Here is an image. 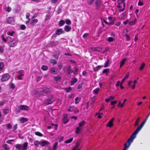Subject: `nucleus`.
<instances>
[{"label":"nucleus","mask_w":150,"mask_h":150,"mask_svg":"<svg viewBox=\"0 0 150 150\" xmlns=\"http://www.w3.org/2000/svg\"><path fill=\"white\" fill-rule=\"evenodd\" d=\"M147 120V118L146 119L142 122L140 126L137 127L136 130L130 136L131 137H132L134 139L136 137L137 134L143 127L145 123L146 122Z\"/></svg>","instance_id":"f257e3e1"},{"label":"nucleus","mask_w":150,"mask_h":150,"mask_svg":"<svg viewBox=\"0 0 150 150\" xmlns=\"http://www.w3.org/2000/svg\"><path fill=\"white\" fill-rule=\"evenodd\" d=\"M147 120V118L146 119L142 122L140 126L137 127L136 130L130 136L131 137H132L134 139L136 137L137 134L143 127L145 123L146 122Z\"/></svg>","instance_id":"f03ea898"},{"label":"nucleus","mask_w":150,"mask_h":150,"mask_svg":"<svg viewBox=\"0 0 150 150\" xmlns=\"http://www.w3.org/2000/svg\"><path fill=\"white\" fill-rule=\"evenodd\" d=\"M28 144V143L26 142H24L22 144H17L15 145V147L17 150H27Z\"/></svg>","instance_id":"7ed1b4c3"},{"label":"nucleus","mask_w":150,"mask_h":150,"mask_svg":"<svg viewBox=\"0 0 150 150\" xmlns=\"http://www.w3.org/2000/svg\"><path fill=\"white\" fill-rule=\"evenodd\" d=\"M41 91V95L43 96H45L46 95L50 94L52 91L51 88L47 87L42 88Z\"/></svg>","instance_id":"20e7f679"},{"label":"nucleus","mask_w":150,"mask_h":150,"mask_svg":"<svg viewBox=\"0 0 150 150\" xmlns=\"http://www.w3.org/2000/svg\"><path fill=\"white\" fill-rule=\"evenodd\" d=\"M134 139L130 136V138L128 139L127 142L124 144V148L122 150H126L130 146Z\"/></svg>","instance_id":"39448f33"},{"label":"nucleus","mask_w":150,"mask_h":150,"mask_svg":"<svg viewBox=\"0 0 150 150\" xmlns=\"http://www.w3.org/2000/svg\"><path fill=\"white\" fill-rule=\"evenodd\" d=\"M121 1L120 2L118 3L117 7L118 8H122V5H123V8L122 9H120V12L123 11L125 9V3L123 1Z\"/></svg>","instance_id":"423d86ee"},{"label":"nucleus","mask_w":150,"mask_h":150,"mask_svg":"<svg viewBox=\"0 0 150 150\" xmlns=\"http://www.w3.org/2000/svg\"><path fill=\"white\" fill-rule=\"evenodd\" d=\"M10 78V75L7 74H4L1 77V80L2 81H6Z\"/></svg>","instance_id":"0eeeda50"},{"label":"nucleus","mask_w":150,"mask_h":150,"mask_svg":"<svg viewBox=\"0 0 150 150\" xmlns=\"http://www.w3.org/2000/svg\"><path fill=\"white\" fill-rule=\"evenodd\" d=\"M64 33V32L63 31L62 28H59L56 30L55 33L53 35L52 37L55 36V35H59L62 34H63Z\"/></svg>","instance_id":"6e6552de"},{"label":"nucleus","mask_w":150,"mask_h":150,"mask_svg":"<svg viewBox=\"0 0 150 150\" xmlns=\"http://www.w3.org/2000/svg\"><path fill=\"white\" fill-rule=\"evenodd\" d=\"M64 117L62 119L63 123L64 124H67L69 121L68 118V114H65L64 115Z\"/></svg>","instance_id":"1a4fd4ad"},{"label":"nucleus","mask_w":150,"mask_h":150,"mask_svg":"<svg viewBox=\"0 0 150 150\" xmlns=\"http://www.w3.org/2000/svg\"><path fill=\"white\" fill-rule=\"evenodd\" d=\"M54 101V100L52 96V97L50 98H48L45 100V103L47 105H49L52 103Z\"/></svg>","instance_id":"9d476101"},{"label":"nucleus","mask_w":150,"mask_h":150,"mask_svg":"<svg viewBox=\"0 0 150 150\" xmlns=\"http://www.w3.org/2000/svg\"><path fill=\"white\" fill-rule=\"evenodd\" d=\"M18 107L21 109V110H29V107L27 105H20Z\"/></svg>","instance_id":"9b49d317"},{"label":"nucleus","mask_w":150,"mask_h":150,"mask_svg":"<svg viewBox=\"0 0 150 150\" xmlns=\"http://www.w3.org/2000/svg\"><path fill=\"white\" fill-rule=\"evenodd\" d=\"M7 22L10 24L13 25L14 24L15 21L14 18L13 17H9L7 19Z\"/></svg>","instance_id":"f8f14e48"},{"label":"nucleus","mask_w":150,"mask_h":150,"mask_svg":"<svg viewBox=\"0 0 150 150\" xmlns=\"http://www.w3.org/2000/svg\"><path fill=\"white\" fill-rule=\"evenodd\" d=\"M50 144V142L47 141H43L41 142L40 146L42 147H44L48 146Z\"/></svg>","instance_id":"ddd939ff"},{"label":"nucleus","mask_w":150,"mask_h":150,"mask_svg":"<svg viewBox=\"0 0 150 150\" xmlns=\"http://www.w3.org/2000/svg\"><path fill=\"white\" fill-rule=\"evenodd\" d=\"M109 22L108 23L109 25H111L114 24L115 21V19L112 17L109 16L108 17Z\"/></svg>","instance_id":"4468645a"},{"label":"nucleus","mask_w":150,"mask_h":150,"mask_svg":"<svg viewBox=\"0 0 150 150\" xmlns=\"http://www.w3.org/2000/svg\"><path fill=\"white\" fill-rule=\"evenodd\" d=\"M114 119V118H112L108 122V123L107 125V126L110 127H111L113 126V122Z\"/></svg>","instance_id":"2eb2a0df"},{"label":"nucleus","mask_w":150,"mask_h":150,"mask_svg":"<svg viewBox=\"0 0 150 150\" xmlns=\"http://www.w3.org/2000/svg\"><path fill=\"white\" fill-rule=\"evenodd\" d=\"M37 19H35L31 18V21H30V24L32 25H34L38 21Z\"/></svg>","instance_id":"dca6fc26"},{"label":"nucleus","mask_w":150,"mask_h":150,"mask_svg":"<svg viewBox=\"0 0 150 150\" xmlns=\"http://www.w3.org/2000/svg\"><path fill=\"white\" fill-rule=\"evenodd\" d=\"M103 67V65H98L94 67L93 69V70L94 71H97L98 69H100Z\"/></svg>","instance_id":"f3484780"},{"label":"nucleus","mask_w":150,"mask_h":150,"mask_svg":"<svg viewBox=\"0 0 150 150\" xmlns=\"http://www.w3.org/2000/svg\"><path fill=\"white\" fill-rule=\"evenodd\" d=\"M28 119L27 118H25L24 117H21L20 119V121L21 123H24L28 121Z\"/></svg>","instance_id":"a211bd4d"},{"label":"nucleus","mask_w":150,"mask_h":150,"mask_svg":"<svg viewBox=\"0 0 150 150\" xmlns=\"http://www.w3.org/2000/svg\"><path fill=\"white\" fill-rule=\"evenodd\" d=\"M64 30L66 32H69L71 30V28L68 25H66L64 27Z\"/></svg>","instance_id":"6ab92c4d"},{"label":"nucleus","mask_w":150,"mask_h":150,"mask_svg":"<svg viewBox=\"0 0 150 150\" xmlns=\"http://www.w3.org/2000/svg\"><path fill=\"white\" fill-rule=\"evenodd\" d=\"M127 59L126 58H123L120 62V67H122L125 64V62L127 60Z\"/></svg>","instance_id":"aec40b11"},{"label":"nucleus","mask_w":150,"mask_h":150,"mask_svg":"<svg viewBox=\"0 0 150 150\" xmlns=\"http://www.w3.org/2000/svg\"><path fill=\"white\" fill-rule=\"evenodd\" d=\"M58 44V41H53L50 42L51 45L52 46H55L57 45Z\"/></svg>","instance_id":"412c9836"},{"label":"nucleus","mask_w":150,"mask_h":150,"mask_svg":"<svg viewBox=\"0 0 150 150\" xmlns=\"http://www.w3.org/2000/svg\"><path fill=\"white\" fill-rule=\"evenodd\" d=\"M77 81V79L76 78H73L71 81V85H73Z\"/></svg>","instance_id":"4be33fe9"},{"label":"nucleus","mask_w":150,"mask_h":150,"mask_svg":"<svg viewBox=\"0 0 150 150\" xmlns=\"http://www.w3.org/2000/svg\"><path fill=\"white\" fill-rule=\"evenodd\" d=\"M60 53L59 51H56L55 52L54 54V57L56 59H57Z\"/></svg>","instance_id":"5701e85b"},{"label":"nucleus","mask_w":150,"mask_h":150,"mask_svg":"<svg viewBox=\"0 0 150 150\" xmlns=\"http://www.w3.org/2000/svg\"><path fill=\"white\" fill-rule=\"evenodd\" d=\"M58 142H56L54 143L53 145V150H56L58 147Z\"/></svg>","instance_id":"b1692460"},{"label":"nucleus","mask_w":150,"mask_h":150,"mask_svg":"<svg viewBox=\"0 0 150 150\" xmlns=\"http://www.w3.org/2000/svg\"><path fill=\"white\" fill-rule=\"evenodd\" d=\"M2 146L3 148L6 150H9L10 149L9 146L6 144H4Z\"/></svg>","instance_id":"393cba45"},{"label":"nucleus","mask_w":150,"mask_h":150,"mask_svg":"<svg viewBox=\"0 0 150 150\" xmlns=\"http://www.w3.org/2000/svg\"><path fill=\"white\" fill-rule=\"evenodd\" d=\"M75 109L76 108L75 107L72 106H70L68 109V111H69L73 112L74 111V109Z\"/></svg>","instance_id":"a878e982"},{"label":"nucleus","mask_w":150,"mask_h":150,"mask_svg":"<svg viewBox=\"0 0 150 150\" xmlns=\"http://www.w3.org/2000/svg\"><path fill=\"white\" fill-rule=\"evenodd\" d=\"M54 79L55 81L59 82L61 81V78L59 76H55L54 77Z\"/></svg>","instance_id":"bb28decb"},{"label":"nucleus","mask_w":150,"mask_h":150,"mask_svg":"<svg viewBox=\"0 0 150 150\" xmlns=\"http://www.w3.org/2000/svg\"><path fill=\"white\" fill-rule=\"evenodd\" d=\"M17 73L21 76L24 75V71L23 70H20L17 71Z\"/></svg>","instance_id":"cd10ccee"},{"label":"nucleus","mask_w":150,"mask_h":150,"mask_svg":"<svg viewBox=\"0 0 150 150\" xmlns=\"http://www.w3.org/2000/svg\"><path fill=\"white\" fill-rule=\"evenodd\" d=\"M65 91L67 93H69L71 92L72 90V88L71 87H69L68 88H65L64 89Z\"/></svg>","instance_id":"c85d7f7f"},{"label":"nucleus","mask_w":150,"mask_h":150,"mask_svg":"<svg viewBox=\"0 0 150 150\" xmlns=\"http://www.w3.org/2000/svg\"><path fill=\"white\" fill-rule=\"evenodd\" d=\"M64 23V20H61L59 21L58 25L59 26H62L63 25Z\"/></svg>","instance_id":"c756f323"},{"label":"nucleus","mask_w":150,"mask_h":150,"mask_svg":"<svg viewBox=\"0 0 150 150\" xmlns=\"http://www.w3.org/2000/svg\"><path fill=\"white\" fill-rule=\"evenodd\" d=\"M96 99V97L94 96H93V97L91 98V105H93L94 104V102H95Z\"/></svg>","instance_id":"7c9ffc66"},{"label":"nucleus","mask_w":150,"mask_h":150,"mask_svg":"<svg viewBox=\"0 0 150 150\" xmlns=\"http://www.w3.org/2000/svg\"><path fill=\"white\" fill-rule=\"evenodd\" d=\"M71 71V67L70 65L67 68V71L68 74H70L72 72Z\"/></svg>","instance_id":"2f4dec72"},{"label":"nucleus","mask_w":150,"mask_h":150,"mask_svg":"<svg viewBox=\"0 0 150 150\" xmlns=\"http://www.w3.org/2000/svg\"><path fill=\"white\" fill-rule=\"evenodd\" d=\"M51 17L50 14H47L45 16V21H46L49 20Z\"/></svg>","instance_id":"473e14b6"},{"label":"nucleus","mask_w":150,"mask_h":150,"mask_svg":"<svg viewBox=\"0 0 150 150\" xmlns=\"http://www.w3.org/2000/svg\"><path fill=\"white\" fill-rule=\"evenodd\" d=\"M40 143L41 142L38 140L35 141L34 142V145L37 147L39 146V145H40Z\"/></svg>","instance_id":"72a5a7b5"},{"label":"nucleus","mask_w":150,"mask_h":150,"mask_svg":"<svg viewBox=\"0 0 150 150\" xmlns=\"http://www.w3.org/2000/svg\"><path fill=\"white\" fill-rule=\"evenodd\" d=\"M85 124V122L84 121H82L80 122L79 124V127H81L83 126H84Z\"/></svg>","instance_id":"f704fd0d"},{"label":"nucleus","mask_w":150,"mask_h":150,"mask_svg":"<svg viewBox=\"0 0 150 150\" xmlns=\"http://www.w3.org/2000/svg\"><path fill=\"white\" fill-rule=\"evenodd\" d=\"M93 50L97 51H100L102 50V49L100 47H95L93 48Z\"/></svg>","instance_id":"c9c22d12"},{"label":"nucleus","mask_w":150,"mask_h":150,"mask_svg":"<svg viewBox=\"0 0 150 150\" xmlns=\"http://www.w3.org/2000/svg\"><path fill=\"white\" fill-rule=\"evenodd\" d=\"M17 42L14 41H12L11 42L10 45L11 47H14L16 45Z\"/></svg>","instance_id":"e433bc0d"},{"label":"nucleus","mask_w":150,"mask_h":150,"mask_svg":"<svg viewBox=\"0 0 150 150\" xmlns=\"http://www.w3.org/2000/svg\"><path fill=\"white\" fill-rule=\"evenodd\" d=\"M73 139V138H70L69 139H67L66 141H65V143L66 144H68L69 143H71V142H72Z\"/></svg>","instance_id":"4c0bfd02"},{"label":"nucleus","mask_w":150,"mask_h":150,"mask_svg":"<svg viewBox=\"0 0 150 150\" xmlns=\"http://www.w3.org/2000/svg\"><path fill=\"white\" fill-rule=\"evenodd\" d=\"M81 128L79 127H77L76 128L75 133L76 134H78L81 132Z\"/></svg>","instance_id":"58836bf2"},{"label":"nucleus","mask_w":150,"mask_h":150,"mask_svg":"<svg viewBox=\"0 0 150 150\" xmlns=\"http://www.w3.org/2000/svg\"><path fill=\"white\" fill-rule=\"evenodd\" d=\"M4 68V64L2 62L0 63V71H2Z\"/></svg>","instance_id":"ea45409f"},{"label":"nucleus","mask_w":150,"mask_h":150,"mask_svg":"<svg viewBox=\"0 0 150 150\" xmlns=\"http://www.w3.org/2000/svg\"><path fill=\"white\" fill-rule=\"evenodd\" d=\"M136 20V19H135L133 21H129V25H134L136 23L135 21Z\"/></svg>","instance_id":"a19ab883"},{"label":"nucleus","mask_w":150,"mask_h":150,"mask_svg":"<svg viewBox=\"0 0 150 150\" xmlns=\"http://www.w3.org/2000/svg\"><path fill=\"white\" fill-rule=\"evenodd\" d=\"M43 71H46L48 69L47 66L45 65H43L41 67Z\"/></svg>","instance_id":"79ce46f5"},{"label":"nucleus","mask_w":150,"mask_h":150,"mask_svg":"<svg viewBox=\"0 0 150 150\" xmlns=\"http://www.w3.org/2000/svg\"><path fill=\"white\" fill-rule=\"evenodd\" d=\"M35 135L39 137H42L43 136V134L39 132H35Z\"/></svg>","instance_id":"37998d69"},{"label":"nucleus","mask_w":150,"mask_h":150,"mask_svg":"<svg viewBox=\"0 0 150 150\" xmlns=\"http://www.w3.org/2000/svg\"><path fill=\"white\" fill-rule=\"evenodd\" d=\"M79 142H77L76 143L75 146L73 148V149L76 150L79 147Z\"/></svg>","instance_id":"c03bdc74"},{"label":"nucleus","mask_w":150,"mask_h":150,"mask_svg":"<svg viewBox=\"0 0 150 150\" xmlns=\"http://www.w3.org/2000/svg\"><path fill=\"white\" fill-rule=\"evenodd\" d=\"M140 119V117H139L137 118V120L134 123V126H136L138 125Z\"/></svg>","instance_id":"a18cd8bd"},{"label":"nucleus","mask_w":150,"mask_h":150,"mask_svg":"<svg viewBox=\"0 0 150 150\" xmlns=\"http://www.w3.org/2000/svg\"><path fill=\"white\" fill-rule=\"evenodd\" d=\"M34 93L36 95H38L39 96H41L42 95H41V91L39 92L38 91H34Z\"/></svg>","instance_id":"49530a36"},{"label":"nucleus","mask_w":150,"mask_h":150,"mask_svg":"<svg viewBox=\"0 0 150 150\" xmlns=\"http://www.w3.org/2000/svg\"><path fill=\"white\" fill-rule=\"evenodd\" d=\"M99 89L98 88H97L93 91V93L95 94H97L99 91Z\"/></svg>","instance_id":"de8ad7c7"},{"label":"nucleus","mask_w":150,"mask_h":150,"mask_svg":"<svg viewBox=\"0 0 150 150\" xmlns=\"http://www.w3.org/2000/svg\"><path fill=\"white\" fill-rule=\"evenodd\" d=\"M6 126L7 127V129H10L12 128V125L9 123L6 124Z\"/></svg>","instance_id":"09e8293b"},{"label":"nucleus","mask_w":150,"mask_h":150,"mask_svg":"<svg viewBox=\"0 0 150 150\" xmlns=\"http://www.w3.org/2000/svg\"><path fill=\"white\" fill-rule=\"evenodd\" d=\"M80 99L78 97H77L75 99V104H77L79 103V102L80 101Z\"/></svg>","instance_id":"8fccbe9b"},{"label":"nucleus","mask_w":150,"mask_h":150,"mask_svg":"<svg viewBox=\"0 0 150 150\" xmlns=\"http://www.w3.org/2000/svg\"><path fill=\"white\" fill-rule=\"evenodd\" d=\"M114 40L113 38L111 37H109L108 38L107 40L109 42H112Z\"/></svg>","instance_id":"3c124183"},{"label":"nucleus","mask_w":150,"mask_h":150,"mask_svg":"<svg viewBox=\"0 0 150 150\" xmlns=\"http://www.w3.org/2000/svg\"><path fill=\"white\" fill-rule=\"evenodd\" d=\"M110 62V60L109 59H108L105 62V63L104 65L103 66V67H106L108 66V64H109Z\"/></svg>","instance_id":"603ef678"},{"label":"nucleus","mask_w":150,"mask_h":150,"mask_svg":"<svg viewBox=\"0 0 150 150\" xmlns=\"http://www.w3.org/2000/svg\"><path fill=\"white\" fill-rule=\"evenodd\" d=\"M129 77V75H126L125 76L123 79L122 80V82L123 83V82L126 80V79H127Z\"/></svg>","instance_id":"864d4df0"},{"label":"nucleus","mask_w":150,"mask_h":150,"mask_svg":"<svg viewBox=\"0 0 150 150\" xmlns=\"http://www.w3.org/2000/svg\"><path fill=\"white\" fill-rule=\"evenodd\" d=\"M51 63H52L54 64H57V61L54 59H52L50 60Z\"/></svg>","instance_id":"5fc2aeb1"},{"label":"nucleus","mask_w":150,"mask_h":150,"mask_svg":"<svg viewBox=\"0 0 150 150\" xmlns=\"http://www.w3.org/2000/svg\"><path fill=\"white\" fill-rule=\"evenodd\" d=\"M51 125H52V127H53V128H54L55 130L57 129L58 127L57 124H54L52 123L51 124Z\"/></svg>","instance_id":"6e6d98bb"},{"label":"nucleus","mask_w":150,"mask_h":150,"mask_svg":"<svg viewBox=\"0 0 150 150\" xmlns=\"http://www.w3.org/2000/svg\"><path fill=\"white\" fill-rule=\"evenodd\" d=\"M145 64L144 63H142L139 68V70H142L143 69L144 67L145 66Z\"/></svg>","instance_id":"4d7b16f0"},{"label":"nucleus","mask_w":150,"mask_h":150,"mask_svg":"<svg viewBox=\"0 0 150 150\" xmlns=\"http://www.w3.org/2000/svg\"><path fill=\"white\" fill-rule=\"evenodd\" d=\"M83 84V83L82 82H81V83L79 84L78 86V88L79 89H81L82 87V86Z\"/></svg>","instance_id":"13d9d810"},{"label":"nucleus","mask_w":150,"mask_h":150,"mask_svg":"<svg viewBox=\"0 0 150 150\" xmlns=\"http://www.w3.org/2000/svg\"><path fill=\"white\" fill-rule=\"evenodd\" d=\"M100 1H96L95 2L96 5L98 7H99L100 5Z\"/></svg>","instance_id":"bf43d9fd"},{"label":"nucleus","mask_w":150,"mask_h":150,"mask_svg":"<svg viewBox=\"0 0 150 150\" xmlns=\"http://www.w3.org/2000/svg\"><path fill=\"white\" fill-rule=\"evenodd\" d=\"M15 141V140L14 139H10V140H8L7 141H6V142L8 143V144H12V143L11 142H13V141Z\"/></svg>","instance_id":"052dcab7"},{"label":"nucleus","mask_w":150,"mask_h":150,"mask_svg":"<svg viewBox=\"0 0 150 150\" xmlns=\"http://www.w3.org/2000/svg\"><path fill=\"white\" fill-rule=\"evenodd\" d=\"M109 71V69H105L103 71L102 73H106L107 74ZM107 74V75L108 74Z\"/></svg>","instance_id":"680f3d73"},{"label":"nucleus","mask_w":150,"mask_h":150,"mask_svg":"<svg viewBox=\"0 0 150 150\" xmlns=\"http://www.w3.org/2000/svg\"><path fill=\"white\" fill-rule=\"evenodd\" d=\"M4 50V48L1 46H0V54H1L3 53Z\"/></svg>","instance_id":"e2e57ef3"},{"label":"nucleus","mask_w":150,"mask_h":150,"mask_svg":"<svg viewBox=\"0 0 150 150\" xmlns=\"http://www.w3.org/2000/svg\"><path fill=\"white\" fill-rule=\"evenodd\" d=\"M73 70L72 71V72L75 73L77 72L78 71V69L76 67H74L73 69Z\"/></svg>","instance_id":"0e129e2a"},{"label":"nucleus","mask_w":150,"mask_h":150,"mask_svg":"<svg viewBox=\"0 0 150 150\" xmlns=\"http://www.w3.org/2000/svg\"><path fill=\"white\" fill-rule=\"evenodd\" d=\"M56 69L54 67H52L51 69V73H54L56 72Z\"/></svg>","instance_id":"69168bd1"},{"label":"nucleus","mask_w":150,"mask_h":150,"mask_svg":"<svg viewBox=\"0 0 150 150\" xmlns=\"http://www.w3.org/2000/svg\"><path fill=\"white\" fill-rule=\"evenodd\" d=\"M66 23L68 25H69L71 24V21L70 20H67L66 21Z\"/></svg>","instance_id":"338daca9"},{"label":"nucleus","mask_w":150,"mask_h":150,"mask_svg":"<svg viewBox=\"0 0 150 150\" xmlns=\"http://www.w3.org/2000/svg\"><path fill=\"white\" fill-rule=\"evenodd\" d=\"M21 29L22 30H25L26 29L25 26L24 25H22L20 26Z\"/></svg>","instance_id":"774afa93"}]
</instances>
